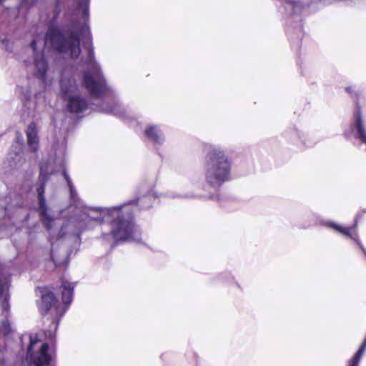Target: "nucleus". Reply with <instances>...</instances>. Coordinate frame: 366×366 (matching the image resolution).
Returning <instances> with one entry per match:
<instances>
[{"label": "nucleus", "instance_id": "obj_1", "mask_svg": "<svg viewBox=\"0 0 366 366\" xmlns=\"http://www.w3.org/2000/svg\"><path fill=\"white\" fill-rule=\"evenodd\" d=\"M47 162H41L39 164V176L36 184V192L39 202L38 211L40 219L49 232V242L51 243V259L54 266H66L69 261V252L64 246L66 233L79 238L81 232L89 227L94 222L99 224H109V232H103L102 239L115 247L119 242H139L141 239L140 232L136 226L132 212L127 209L132 204H137L143 209L149 208L153 200L162 197L154 190L149 191L145 195L123 204L110 207H87L78 197L77 192L71 182V179L65 171L62 174L67 183L70 205L68 208L72 215L66 223L63 224L59 234L56 237L52 234V223L54 219L47 213V205L44 197L45 185L49 175L54 172L49 169Z\"/></svg>", "mask_w": 366, "mask_h": 366}, {"label": "nucleus", "instance_id": "obj_2", "mask_svg": "<svg viewBox=\"0 0 366 366\" xmlns=\"http://www.w3.org/2000/svg\"><path fill=\"white\" fill-rule=\"evenodd\" d=\"M64 0H54V7L51 18L52 24L45 34L44 44L51 51L69 57L72 60L80 58L81 64L85 67L82 72V84L90 95L102 99L106 96L113 97L112 102L102 101L94 104L99 112L122 117L124 113L119 101L103 75L101 66L95 58L94 47L92 43L89 19V0H78L77 9L81 11L84 21L64 12L63 19L58 20L61 12Z\"/></svg>", "mask_w": 366, "mask_h": 366}, {"label": "nucleus", "instance_id": "obj_3", "mask_svg": "<svg viewBox=\"0 0 366 366\" xmlns=\"http://www.w3.org/2000/svg\"><path fill=\"white\" fill-rule=\"evenodd\" d=\"M204 175L206 182L219 189L232 179V161L219 147H212L205 156Z\"/></svg>", "mask_w": 366, "mask_h": 366}, {"label": "nucleus", "instance_id": "obj_4", "mask_svg": "<svg viewBox=\"0 0 366 366\" xmlns=\"http://www.w3.org/2000/svg\"><path fill=\"white\" fill-rule=\"evenodd\" d=\"M76 284L62 279L61 281V300L63 304L58 302L53 292L49 287H39L40 300L37 305L40 313L49 315L52 320H59L69 308L74 296Z\"/></svg>", "mask_w": 366, "mask_h": 366}, {"label": "nucleus", "instance_id": "obj_5", "mask_svg": "<svg viewBox=\"0 0 366 366\" xmlns=\"http://www.w3.org/2000/svg\"><path fill=\"white\" fill-rule=\"evenodd\" d=\"M78 86L74 74L64 69L60 79V91L63 100L66 102V110L73 114H80L89 108L86 99L76 94Z\"/></svg>", "mask_w": 366, "mask_h": 366}, {"label": "nucleus", "instance_id": "obj_6", "mask_svg": "<svg viewBox=\"0 0 366 366\" xmlns=\"http://www.w3.org/2000/svg\"><path fill=\"white\" fill-rule=\"evenodd\" d=\"M309 0H285L280 12L285 13L287 34L292 39L293 33L298 41L303 37L302 16L310 7Z\"/></svg>", "mask_w": 366, "mask_h": 366}, {"label": "nucleus", "instance_id": "obj_7", "mask_svg": "<svg viewBox=\"0 0 366 366\" xmlns=\"http://www.w3.org/2000/svg\"><path fill=\"white\" fill-rule=\"evenodd\" d=\"M16 143L19 144V145L12 146L11 151L7 155L6 159L11 169H25L30 164L26 161L24 153L22 152L24 139L20 134H17L16 135Z\"/></svg>", "mask_w": 366, "mask_h": 366}, {"label": "nucleus", "instance_id": "obj_8", "mask_svg": "<svg viewBox=\"0 0 366 366\" xmlns=\"http://www.w3.org/2000/svg\"><path fill=\"white\" fill-rule=\"evenodd\" d=\"M30 46L34 52V76L44 83L46 80V74L49 69L48 61L42 51H38L36 39L31 41Z\"/></svg>", "mask_w": 366, "mask_h": 366}, {"label": "nucleus", "instance_id": "obj_9", "mask_svg": "<svg viewBox=\"0 0 366 366\" xmlns=\"http://www.w3.org/2000/svg\"><path fill=\"white\" fill-rule=\"evenodd\" d=\"M37 0H20L16 8H6L2 14L4 19L12 21L17 19H25L29 10L36 4Z\"/></svg>", "mask_w": 366, "mask_h": 366}, {"label": "nucleus", "instance_id": "obj_10", "mask_svg": "<svg viewBox=\"0 0 366 366\" xmlns=\"http://www.w3.org/2000/svg\"><path fill=\"white\" fill-rule=\"evenodd\" d=\"M286 137L292 144L302 149L311 148L318 142L312 134L297 129H293L287 132Z\"/></svg>", "mask_w": 366, "mask_h": 366}, {"label": "nucleus", "instance_id": "obj_11", "mask_svg": "<svg viewBox=\"0 0 366 366\" xmlns=\"http://www.w3.org/2000/svg\"><path fill=\"white\" fill-rule=\"evenodd\" d=\"M352 127L355 139L366 145V126L363 120L360 106L358 103L356 104Z\"/></svg>", "mask_w": 366, "mask_h": 366}, {"label": "nucleus", "instance_id": "obj_12", "mask_svg": "<svg viewBox=\"0 0 366 366\" xmlns=\"http://www.w3.org/2000/svg\"><path fill=\"white\" fill-rule=\"evenodd\" d=\"M145 138L157 146H162L165 142V136L160 127L154 124H149L144 129Z\"/></svg>", "mask_w": 366, "mask_h": 366}, {"label": "nucleus", "instance_id": "obj_13", "mask_svg": "<svg viewBox=\"0 0 366 366\" xmlns=\"http://www.w3.org/2000/svg\"><path fill=\"white\" fill-rule=\"evenodd\" d=\"M26 133L29 149L32 152H36L39 148V137L36 125L34 122L29 124Z\"/></svg>", "mask_w": 366, "mask_h": 366}, {"label": "nucleus", "instance_id": "obj_14", "mask_svg": "<svg viewBox=\"0 0 366 366\" xmlns=\"http://www.w3.org/2000/svg\"><path fill=\"white\" fill-rule=\"evenodd\" d=\"M9 290V281L6 278L3 277L0 275V296L3 297L2 301V310L4 315L5 319L8 318V313L9 310V295L8 294Z\"/></svg>", "mask_w": 366, "mask_h": 366}, {"label": "nucleus", "instance_id": "obj_15", "mask_svg": "<svg viewBox=\"0 0 366 366\" xmlns=\"http://www.w3.org/2000/svg\"><path fill=\"white\" fill-rule=\"evenodd\" d=\"M49 345L44 343L39 350V355L34 360L36 366H46L52 360V356L48 353Z\"/></svg>", "mask_w": 366, "mask_h": 366}, {"label": "nucleus", "instance_id": "obj_16", "mask_svg": "<svg viewBox=\"0 0 366 366\" xmlns=\"http://www.w3.org/2000/svg\"><path fill=\"white\" fill-rule=\"evenodd\" d=\"M357 223V219H355L354 225H352L351 227L345 226V237L350 238L352 240H353L355 242H356L360 246V247L361 248L362 252L366 255V249H365V247L361 244V242L359 239V236H358V234H357V232L356 229Z\"/></svg>", "mask_w": 366, "mask_h": 366}, {"label": "nucleus", "instance_id": "obj_17", "mask_svg": "<svg viewBox=\"0 0 366 366\" xmlns=\"http://www.w3.org/2000/svg\"><path fill=\"white\" fill-rule=\"evenodd\" d=\"M217 280H219L226 283H235L237 285H238V283L235 281L234 277L228 272H222L219 274L217 277Z\"/></svg>", "mask_w": 366, "mask_h": 366}, {"label": "nucleus", "instance_id": "obj_18", "mask_svg": "<svg viewBox=\"0 0 366 366\" xmlns=\"http://www.w3.org/2000/svg\"><path fill=\"white\" fill-rule=\"evenodd\" d=\"M170 197L172 198H185V199H189V198H202V196L195 194L192 192H181L178 194H170L168 195Z\"/></svg>", "mask_w": 366, "mask_h": 366}, {"label": "nucleus", "instance_id": "obj_19", "mask_svg": "<svg viewBox=\"0 0 366 366\" xmlns=\"http://www.w3.org/2000/svg\"><path fill=\"white\" fill-rule=\"evenodd\" d=\"M38 342V340L36 337H30V344L27 349V356H32L33 355V350L34 345Z\"/></svg>", "mask_w": 366, "mask_h": 366}, {"label": "nucleus", "instance_id": "obj_20", "mask_svg": "<svg viewBox=\"0 0 366 366\" xmlns=\"http://www.w3.org/2000/svg\"><path fill=\"white\" fill-rule=\"evenodd\" d=\"M11 205H10V204L5 205L4 207V209L5 213L8 212L11 209Z\"/></svg>", "mask_w": 366, "mask_h": 366}, {"label": "nucleus", "instance_id": "obj_21", "mask_svg": "<svg viewBox=\"0 0 366 366\" xmlns=\"http://www.w3.org/2000/svg\"><path fill=\"white\" fill-rule=\"evenodd\" d=\"M345 90L349 94H352L353 92V88L352 86H347L345 88Z\"/></svg>", "mask_w": 366, "mask_h": 366}, {"label": "nucleus", "instance_id": "obj_22", "mask_svg": "<svg viewBox=\"0 0 366 366\" xmlns=\"http://www.w3.org/2000/svg\"><path fill=\"white\" fill-rule=\"evenodd\" d=\"M23 205H24V202L22 200H20V201L17 202L16 203H15V206H17L19 207H23Z\"/></svg>", "mask_w": 366, "mask_h": 366}, {"label": "nucleus", "instance_id": "obj_23", "mask_svg": "<svg viewBox=\"0 0 366 366\" xmlns=\"http://www.w3.org/2000/svg\"><path fill=\"white\" fill-rule=\"evenodd\" d=\"M311 226V224H307V225H303L302 227L306 229V228H308Z\"/></svg>", "mask_w": 366, "mask_h": 366}, {"label": "nucleus", "instance_id": "obj_24", "mask_svg": "<svg viewBox=\"0 0 366 366\" xmlns=\"http://www.w3.org/2000/svg\"><path fill=\"white\" fill-rule=\"evenodd\" d=\"M320 2H322L323 4H326V0H318Z\"/></svg>", "mask_w": 366, "mask_h": 366}, {"label": "nucleus", "instance_id": "obj_25", "mask_svg": "<svg viewBox=\"0 0 366 366\" xmlns=\"http://www.w3.org/2000/svg\"><path fill=\"white\" fill-rule=\"evenodd\" d=\"M209 198H210V199H216V197H214V196H210V197H209Z\"/></svg>", "mask_w": 366, "mask_h": 366}, {"label": "nucleus", "instance_id": "obj_26", "mask_svg": "<svg viewBox=\"0 0 366 366\" xmlns=\"http://www.w3.org/2000/svg\"><path fill=\"white\" fill-rule=\"evenodd\" d=\"M6 0H0V5L4 2Z\"/></svg>", "mask_w": 366, "mask_h": 366}, {"label": "nucleus", "instance_id": "obj_27", "mask_svg": "<svg viewBox=\"0 0 366 366\" xmlns=\"http://www.w3.org/2000/svg\"><path fill=\"white\" fill-rule=\"evenodd\" d=\"M7 199H8V198H7V197H6V198L4 199V203H5V202H6Z\"/></svg>", "mask_w": 366, "mask_h": 366}, {"label": "nucleus", "instance_id": "obj_28", "mask_svg": "<svg viewBox=\"0 0 366 366\" xmlns=\"http://www.w3.org/2000/svg\"><path fill=\"white\" fill-rule=\"evenodd\" d=\"M54 328H55V329H56V327H57V324H54Z\"/></svg>", "mask_w": 366, "mask_h": 366}]
</instances>
